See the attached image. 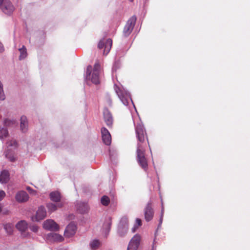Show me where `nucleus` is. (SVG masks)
<instances>
[{"mask_svg":"<svg viewBox=\"0 0 250 250\" xmlns=\"http://www.w3.org/2000/svg\"><path fill=\"white\" fill-rule=\"evenodd\" d=\"M134 123L135 126L136 135L138 140L136 151L137 161L140 166L145 169L147 167V162L145 156V147L146 145L145 142L146 132L141 122L138 123L136 125L135 121H134Z\"/></svg>","mask_w":250,"mask_h":250,"instance_id":"nucleus-1","label":"nucleus"},{"mask_svg":"<svg viewBox=\"0 0 250 250\" xmlns=\"http://www.w3.org/2000/svg\"><path fill=\"white\" fill-rule=\"evenodd\" d=\"M101 70V66L98 62H95L94 69L92 71V67L91 65L87 66L85 78L86 80H91V82L95 83L98 84L99 83V75Z\"/></svg>","mask_w":250,"mask_h":250,"instance_id":"nucleus-2","label":"nucleus"},{"mask_svg":"<svg viewBox=\"0 0 250 250\" xmlns=\"http://www.w3.org/2000/svg\"><path fill=\"white\" fill-rule=\"evenodd\" d=\"M114 89L120 100L125 105H127L129 101L133 104L129 93L123 87H119L114 85Z\"/></svg>","mask_w":250,"mask_h":250,"instance_id":"nucleus-3","label":"nucleus"},{"mask_svg":"<svg viewBox=\"0 0 250 250\" xmlns=\"http://www.w3.org/2000/svg\"><path fill=\"white\" fill-rule=\"evenodd\" d=\"M112 44V41L110 39L101 40L98 43L99 49L104 48L103 54L106 55L110 51Z\"/></svg>","mask_w":250,"mask_h":250,"instance_id":"nucleus-4","label":"nucleus"},{"mask_svg":"<svg viewBox=\"0 0 250 250\" xmlns=\"http://www.w3.org/2000/svg\"><path fill=\"white\" fill-rule=\"evenodd\" d=\"M136 17L132 16L127 21L124 29V34L125 36H128L132 32L136 21Z\"/></svg>","mask_w":250,"mask_h":250,"instance_id":"nucleus-5","label":"nucleus"},{"mask_svg":"<svg viewBox=\"0 0 250 250\" xmlns=\"http://www.w3.org/2000/svg\"><path fill=\"white\" fill-rule=\"evenodd\" d=\"M0 8L2 11L7 15H10L15 10L14 6L9 0H5Z\"/></svg>","mask_w":250,"mask_h":250,"instance_id":"nucleus-6","label":"nucleus"},{"mask_svg":"<svg viewBox=\"0 0 250 250\" xmlns=\"http://www.w3.org/2000/svg\"><path fill=\"white\" fill-rule=\"evenodd\" d=\"M28 224L24 220H21L18 222L16 225V228L21 232L23 237H27L30 235L29 232H26V230L28 228Z\"/></svg>","mask_w":250,"mask_h":250,"instance_id":"nucleus-7","label":"nucleus"},{"mask_svg":"<svg viewBox=\"0 0 250 250\" xmlns=\"http://www.w3.org/2000/svg\"><path fill=\"white\" fill-rule=\"evenodd\" d=\"M128 229V222L126 218H123L120 222L118 228V233L121 236L126 233Z\"/></svg>","mask_w":250,"mask_h":250,"instance_id":"nucleus-8","label":"nucleus"},{"mask_svg":"<svg viewBox=\"0 0 250 250\" xmlns=\"http://www.w3.org/2000/svg\"><path fill=\"white\" fill-rule=\"evenodd\" d=\"M43 228L49 231H57L59 229V226L54 220L48 219L43 224Z\"/></svg>","mask_w":250,"mask_h":250,"instance_id":"nucleus-9","label":"nucleus"},{"mask_svg":"<svg viewBox=\"0 0 250 250\" xmlns=\"http://www.w3.org/2000/svg\"><path fill=\"white\" fill-rule=\"evenodd\" d=\"M141 237L140 236L136 234L130 241L127 250H137L140 245Z\"/></svg>","mask_w":250,"mask_h":250,"instance_id":"nucleus-10","label":"nucleus"},{"mask_svg":"<svg viewBox=\"0 0 250 250\" xmlns=\"http://www.w3.org/2000/svg\"><path fill=\"white\" fill-rule=\"evenodd\" d=\"M46 216V211L43 207H40L39 208L36 212V215L31 217V220L35 221H39L43 219Z\"/></svg>","mask_w":250,"mask_h":250,"instance_id":"nucleus-11","label":"nucleus"},{"mask_svg":"<svg viewBox=\"0 0 250 250\" xmlns=\"http://www.w3.org/2000/svg\"><path fill=\"white\" fill-rule=\"evenodd\" d=\"M151 201L149 202L144 210L145 219L147 222H148L152 219L154 214V211L151 207Z\"/></svg>","mask_w":250,"mask_h":250,"instance_id":"nucleus-12","label":"nucleus"},{"mask_svg":"<svg viewBox=\"0 0 250 250\" xmlns=\"http://www.w3.org/2000/svg\"><path fill=\"white\" fill-rule=\"evenodd\" d=\"M77 227L75 224L70 223L66 228L64 235L65 237L70 238L73 236L76 231Z\"/></svg>","mask_w":250,"mask_h":250,"instance_id":"nucleus-13","label":"nucleus"},{"mask_svg":"<svg viewBox=\"0 0 250 250\" xmlns=\"http://www.w3.org/2000/svg\"><path fill=\"white\" fill-rule=\"evenodd\" d=\"M102 137L103 142L106 145H109L111 142V137L108 130L105 127L101 129Z\"/></svg>","mask_w":250,"mask_h":250,"instance_id":"nucleus-14","label":"nucleus"},{"mask_svg":"<svg viewBox=\"0 0 250 250\" xmlns=\"http://www.w3.org/2000/svg\"><path fill=\"white\" fill-rule=\"evenodd\" d=\"M15 199L19 203H24L28 200L29 196L25 191L21 190L16 193Z\"/></svg>","mask_w":250,"mask_h":250,"instance_id":"nucleus-15","label":"nucleus"},{"mask_svg":"<svg viewBox=\"0 0 250 250\" xmlns=\"http://www.w3.org/2000/svg\"><path fill=\"white\" fill-rule=\"evenodd\" d=\"M46 239L51 242H60L63 240L62 235L55 233H50L47 235Z\"/></svg>","mask_w":250,"mask_h":250,"instance_id":"nucleus-16","label":"nucleus"},{"mask_svg":"<svg viewBox=\"0 0 250 250\" xmlns=\"http://www.w3.org/2000/svg\"><path fill=\"white\" fill-rule=\"evenodd\" d=\"M104 117L106 125L111 126L113 123V118L110 112L106 109L104 111Z\"/></svg>","mask_w":250,"mask_h":250,"instance_id":"nucleus-17","label":"nucleus"},{"mask_svg":"<svg viewBox=\"0 0 250 250\" xmlns=\"http://www.w3.org/2000/svg\"><path fill=\"white\" fill-rule=\"evenodd\" d=\"M28 124L26 116H22L21 118L20 128L22 132H25L28 130Z\"/></svg>","mask_w":250,"mask_h":250,"instance_id":"nucleus-18","label":"nucleus"},{"mask_svg":"<svg viewBox=\"0 0 250 250\" xmlns=\"http://www.w3.org/2000/svg\"><path fill=\"white\" fill-rule=\"evenodd\" d=\"M9 180V174L8 171L3 170L0 174V183H6Z\"/></svg>","mask_w":250,"mask_h":250,"instance_id":"nucleus-19","label":"nucleus"},{"mask_svg":"<svg viewBox=\"0 0 250 250\" xmlns=\"http://www.w3.org/2000/svg\"><path fill=\"white\" fill-rule=\"evenodd\" d=\"M77 209L81 213L86 212L89 209L87 204L85 203L80 202L77 205Z\"/></svg>","mask_w":250,"mask_h":250,"instance_id":"nucleus-20","label":"nucleus"},{"mask_svg":"<svg viewBox=\"0 0 250 250\" xmlns=\"http://www.w3.org/2000/svg\"><path fill=\"white\" fill-rule=\"evenodd\" d=\"M3 228L5 232L8 235H11L13 234L14 230V225L10 223H6L3 224Z\"/></svg>","mask_w":250,"mask_h":250,"instance_id":"nucleus-21","label":"nucleus"},{"mask_svg":"<svg viewBox=\"0 0 250 250\" xmlns=\"http://www.w3.org/2000/svg\"><path fill=\"white\" fill-rule=\"evenodd\" d=\"M50 198L54 202H59L61 199L60 193L58 191L52 192L50 194Z\"/></svg>","mask_w":250,"mask_h":250,"instance_id":"nucleus-22","label":"nucleus"},{"mask_svg":"<svg viewBox=\"0 0 250 250\" xmlns=\"http://www.w3.org/2000/svg\"><path fill=\"white\" fill-rule=\"evenodd\" d=\"M19 51L20 53V55L19 57L20 60H23L26 58L27 56V52L25 46L22 45L21 48L19 49Z\"/></svg>","mask_w":250,"mask_h":250,"instance_id":"nucleus-23","label":"nucleus"},{"mask_svg":"<svg viewBox=\"0 0 250 250\" xmlns=\"http://www.w3.org/2000/svg\"><path fill=\"white\" fill-rule=\"evenodd\" d=\"M62 206V203L58 204L57 205L53 203H49L47 205V208L48 210L51 212H54L57 210L58 208H61Z\"/></svg>","mask_w":250,"mask_h":250,"instance_id":"nucleus-24","label":"nucleus"},{"mask_svg":"<svg viewBox=\"0 0 250 250\" xmlns=\"http://www.w3.org/2000/svg\"><path fill=\"white\" fill-rule=\"evenodd\" d=\"M101 245V242L97 239L92 240L89 244L91 249L95 250L97 249Z\"/></svg>","mask_w":250,"mask_h":250,"instance_id":"nucleus-25","label":"nucleus"},{"mask_svg":"<svg viewBox=\"0 0 250 250\" xmlns=\"http://www.w3.org/2000/svg\"><path fill=\"white\" fill-rule=\"evenodd\" d=\"M9 137L8 131L5 128H1L0 129V139L2 140L4 138H7Z\"/></svg>","mask_w":250,"mask_h":250,"instance_id":"nucleus-26","label":"nucleus"},{"mask_svg":"<svg viewBox=\"0 0 250 250\" xmlns=\"http://www.w3.org/2000/svg\"><path fill=\"white\" fill-rule=\"evenodd\" d=\"M110 220L109 219L105 223H104L103 225L104 229H105V233L107 234L109 232L110 229Z\"/></svg>","mask_w":250,"mask_h":250,"instance_id":"nucleus-27","label":"nucleus"},{"mask_svg":"<svg viewBox=\"0 0 250 250\" xmlns=\"http://www.w3.org/2000/svg\"><path fill=\"white\" fill-rule=\"evenodd\" d=\"M101 202L104 206H107L110 203V199L107 196H104L101 198Z\"/></svg>","mask_w":250,"mask_h":250,"instance_id":"nucleus-28","label":"nucleus"},{"mask_svg":"<svg viewBox=\"0 0 250 250\" xmlns=\"http://www.w3.org/2000/svg\"><path fill=\"white\" fill-rule=\"evenodd\" d=\"M142 225V222L141 220L139 218H137L136 219V222L135 224L134 225V227L132 229V231L133 232H134L136 229L138 228L139 226H141Z\"/></svg>","mask_w":250,"mask_h":250,"instance_id":"nucleus-29","label":"nucleus"},{"mask_svg":"<svg viewBox=\"0 0 250 250\" xmlns=\"http://www.w3.org/2000/svg\"><path fill=\"white\" fill-rule=\"evenodd\" d=\"M4 124L6 126H10L14 125L16 124V121L14 120H11L9 119H6L4 121Z\"/></svg>","mask_w":250,"mask_h":250,"instance_id":"nucleus-30","label":"nucleus"},{"mask_svg":"<svg viewBox=\"0 0 250 250\" xmlns=\"http://www.w3.org/2000/svg\"><path fill=\"white\" fill-rule=\"evenodd\" d=\"M5 156L11 162L14 161L15 159L13 153L11 151L5 152Z\"/></svg>","mask_w":250,"mask_h":250,"instance_id":"nucleus-31","label":"nucleus"},{"mask_svg":"<svg viewBox=\"0 0 250 250\" xmlns=\"http://www.w3.org/2000/svg\"><path fill=\"white\" fill-rule=\"evenodd\" d=\"M5 99V96L3 89V84L0 81V100H4Z\"/></svg>","mask_w":250,"mask_h":250,"instance_id":"nucleus-32","label":"nucleus"},{"mask_svg":"<svg viewBox=\"0 0 250 250\" xmlns=\"http://www.w3.org/2000/svg\"><path fill=\"white\" fill-rule=\"evenodd\" d=\"M161 203H162V210H161V216H160V218L159 220V224L158 225V227H160L162 223L163 218L164 214V208L163 203L162 201H161Z\"/></svg>","mask_w":250,"mask_h":250,"instance_id":"nucleus-33","label":"nucleus"},{"mask_svg":"<svg viewBox=\"0 0 250 250\" xmlns=\"http://www.w3.org/2000/svg\"><path fill=\"white\" fill-rule=\"evenodd\" d=\"M29 228L30 230L34 232H37L39 229V227L36 225L30 226Z\"/></svg>","mask_w":250,"mask_h":250,"instance_id":"nucleus-34","label":"nucleus"},{"mask_svg":"<svg viewBox=\"0 0 250 250\" xmlns=\"http://www.w3.org/2000/svg\"><path fill=\"white\" fill-rule=\"evenodd\" d=\"M17 143L15 140H11L9 142H7L8 146H16Z\"/></svg>","mask_w":250,"mask_h":250,"instance_id":"nucleus-35","label":"nucleus"},{"mask_svg":"<svg viewBox=\"0 0 250 250\" xmlns=\"http://www.w3.org/2000/svg\"><path fill=\"white\" fill-rule=\"evenodd\" d=\"M6 196L5 192L2 190H0V201H1Z\"/></svg>","mask_w":250,"mask_h":250,"instance_id":"nucleus-36","label":"nucleus"},{"mask_svg":"<svg viewBox=\"0 0 250 250\" xmlns=\"http://www.w3.org/2000/svg\"><path fill=\"white\" fill-rule=\"evenodd\" d=\"M26 189L31 193V194H34L36 191L33 190V189H32L30 187H27L26 188Z\"/></svg>","mask_w":250,"mask_h":250,"instance_id":"nucleus-37","label":"nucleus"},{"mask_svg":"<svg viewBox=\"0 0 250 250\" xmlns=\"http://www.w3.org/2000/svg\"><path fill=\"white\" fill-rule=\"evenodd\" d=\"M4 51V47L1 44V43L0 42V52H2Z\"/></svg>","mask_w":250,"mask_h":250,"instance_id":"nucleus-38","label":"nucleus"},{"mask_svg":"<svg viewBox=\"0 0 250 250\" xmlns=\"http://www.w3.org/2000/svg\"><path fill=\"white\" fill-rule=\"evenodd\" d=\"M4 1H5V0H0V7H1V5L3 4V3H4Z\"/></svg>","mask_w":250,"mask_h":250,"instance_id":"nucleus-39","label":"nucleus"},{"mask_svg":"<svg viewBox=\"0 0 250 250\" xmlns=\"http://www.w3.org/2000/svg\"><path fill=\"white\" fill-rule=\"evenodd\" d=\"M112 70H113V71H115L116 70L115 64L114 65V66L113 67V68H112Z\"/></svg>","mask_w":250,"mask_h":250,"instance_id":"nucleus-40","label":"nucleus"},{"mask_svg":"<svg viewBox=\"0 0 250 250\" xmlns=\"http://www.w3.org/2000/svg\"><path fill=\"white\" fill-rule=\"evenodd\" d=\"M108 102L109 103V104L110 105L111 104V100L110 99H109Z\"/></svg>","mask_w":250,"mask_h":250,"instance_id":"nucleus-41","label":"nucleus"},{"mask_svg":"<svg viewBox=\"0 0 250 250\" xmlns=\"http://www.w3.org/2000/svg\"><path fill=\"white\" fill-rule=\"evenodd\" d=\"M2 211V207L0 205V212Z\"/></svg>","mask_w":250,"mask_h":250,"instance_id":"nucleus-42","label":"nucleus"},{"mask_svg":"<svg viewBox=\"0 0 250 250\" xmlns=\"http://www.w3.org/2000/svg\"><path fill=\"white\" fill-rule=\"evenodd\" d=\"M131 1H133V0H130Z\"/></svg>","mask_w":250,"mask_h":250,"instance_id":"nucleus-43","label":"nucleus"}]
</instances>
